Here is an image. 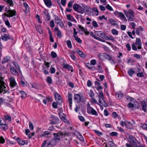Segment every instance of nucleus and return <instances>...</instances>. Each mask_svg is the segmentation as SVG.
Masks as SVG:
<instances>
[{
  "label": "nucleus",
  "instance_id": "obj_50",
  "mask_svg": "<svg viewBox=\"0 0 147 147\" xmlns=\"http://www.w3.org/2000/svg\"><path fill=\"white\" fill-rule=\"evenodd\" d=\"M29 128L30 130H32L34 129V126L32 123L30 121H29Z\"/></svg>",
  "mask_w": 147,
  "mask_h": 147
},
{
  "label": "nucleus",
  "instance_id": "obj_18",
  "mask_svg": "<svg viewBox=\"0 0 147 147\" xmlns=\"http://www.w3.org/2000/svg\"><path fill=\"white\" fill-rule=\"evenodd\" d=\"M44 14L45 15L44 16V18L47 21L50 20L51 19V17L48 11L47 10H45Z\"/></svg>",
  "mask_w": 147,
  "mask_h": 147
},
{
  "label": "nucleus",
  "instance_id": "obj_26",
  "mask_svg": "<svg viewBox=\"0 0 147 147\" xmlns=\"http://www.w3.org/2000/svg\"><path fill=\"white\" fill-rule=\"evenodd\" d=\"M91 9V8L88 5H85L83 7V8H82V10H84V13L86 11V13H89L90 10Z\"/></svg>",
  "mask_w": 147,
  "mask_h": 147
},
{
  "label": "nucleus",
  "instance_id": "obj_24",
  "mask_svg": "<svg viewBox=\"0 0 147 147\" xmlns=\"http://www.w3.org/2000/svg\"><path fill=\"white\" fill-rule=\"evenodd\" d=\"M142 106V109L144 112H146V105L144 101H142L140 102Z\"/></svg>",
  "mask_w": 147,
  "mask_h": 147
},
{
  "label": "nucleus",
  "instance_id": "obj_12",
  "mask_svg": "<svg viewBox=\"0 0 147 147\" xmlns=\"http://www.w3.org/2000/svg\"><path fill=\"white\" fill-rule=\"evenodd\" d=\"M8 13L7 14L5 13V15L9 18L12 17L13 16H15L16 14V11L15 10H9L8 12Z\"/></svg>",
  "mask_w": 147,
  "mask_h": 147
},
{
  "label": "nucleus",
  "instance_id": "obj_25",
  "mask_svg": "<svg viewBox=\"0 0 147 147\" xmlns=\"http://www.w3.org/2000/svg\"><path fill=\"white\" fill-rule=\"evenodd\" d=\"M54 30L55 31L57 32V36L59 37H62V35L61 32L60 30H59V28L57 27H55L54 28Z\"/></svg>",
  "mask_w": 147,
  "mask_h": 147
},
{
  "label": "nucleus",
  "instance_id": "obj_55",
  "mask_svg": "<svg viewBox=\"0 0 147 147\" xmlns=\"http://www.w3.org/2000/svg\"><path fill=\"white\" fill-rule=\"evenodd\" d=\"M76 52L78 53V54L81 57H83V53L80 50L77 49L76 50Z\"/></svg>",
  "mask_w": 147,
  "mask_h": 147
},
{
  "label": "nucleus",
  "instance_id": "obj_64",
  "mask_svg": "<svg viewBox=\"0 0 147 147\" xmlns=\"http://www.w3.org/2000/svg\"><path fill=\"white\" fill-rule=\"evenodd\" d=\"M137 76L138 77H142L144 76L143 72L138 73L137 74Z\"/></svg>",
  "mask_w": 147,
  "mask_h": 147
},
{
  "label": "nucleus",
  "instance_id": "obj_57",
  "mask_svg": "<svg viewBox=\"0 0 147 147\" xmlns=\"http://www.w3.org/2000/svg\"><path fill=\"white\" fill-rule=\"evenodd\" d=\"M101 42H106L107 44H108L109 45H110L111 46L113 47V45L112 43L108 41H106L105 40L103 39H102Z\"/></svg>",
  "mask_w": 147,
  "mask_h": 147
},
{
  "label": "nucleus",
  "instance_id": "obj_61",
  "mask_svg": "<svg viewBox=\"0 0 147 147\" xmlns=\"http://www.w3.org/2000/svg\"><path fill=\"white\" fill-rule=\"evenodd\" d=\"M141 127L143 129L147 130V125L145 124H142Z\"/></svg>",
  "mask_w": 147,
  "mask_h": 147
},
{
  "label": "nucleus",
  "instance_id": "obj_34",
  "mask_svg": "<svg viewBox=\"0 0 147 147\" xmlns=\"http://www.w3.org/2000/svg\"><path fill=\"white\" fill-rule=\"evenodd\" d=\"M16 140L20 144L24 145L25 144V141L24 140H21L19 138H17L16 139Z\"/></svg>",
  "mask_w": 147,
  "mask_h": 147
},
{
  "label": "nucleus",
  "instance_id": "obj_41",
  "mask_svg": "<svg viewBox=\"0 0 147 147\" xmlns=\"http://www.w3.org/2000/svg\"><path fill=\"white\" fill-rule=\"evenodd\" d=\"M36 30L40 33L42 34V33L43 31L42 29L41 28L40 26H36Z\"/></svg>",
  "mask_w": 147,
  "mask_h": 147
},
{
  "label": "nucleus",
  "instance_id": "obj_27",
  "mask_svg": "<svg viewBox=\"0 0 147 147\" xmlns=\"http://www.w3.org/2000/svg\"><path fill=\"white\" fill-rule=\"evenodd\" d=\"M117 147V145H115L113 142L112 141H109L108 142L107 144H106V147Z\"/></svg>",
  "mask_w": 147,
  "mask_h": 147
},
{
  "label": "nucleus",
  "instance_id": "obj_14",
  "mask_svg": "<svg viewBox=\"0 0 147 147\" xmlns=\"http://www.w3.org/2000/svg\"><path fill=\"white\" fill-rule=\"evenodd\" d=\"M95 33L96 35L102 38L105 39L106 34L103 32L101 31H96Z\"/></svg>",
  "mask_w": 147,
  "mask_h": 147
},
{
  "label": "nucleus",
  "instance_id": "obj_6",
  "mask_svg": "<svg viewBox=\"0 0 147 147\" xmlns=\"http://www.w3.org/2000/svg\"><path fill=\"white\" fill-rule=\"evenodd\" d=\"M127 140L133 146L138 142L137 139L132 136H130Z\"/></svg>",
  "mask_w": 147,
  "mask_h": 147
},
{
  "label": "nucleus",
  "instance_id": "obj_45",
  "mask_svg": "<svg viewBox=\"0 0 147 147\" xmlns=\"http://www.w3.org/2000/svg\"><path fill=\"white\" fill-rule=\"evenodd\" d=\"M104 56L106 59H108L109 61H111L112 59L111 57L107 53H104Z\"/></svg>",
  "mask_w": 147,
  "mask_h": 147
},
{
  "label": "nucleus",
  "instance_id": "obj_51",
  "mask_svg": "<svg viewBox=\"0 0 147 147\" xmlns=\"http://www.w3.org/2000/svg\"><path fill=\"white\" fill-rule=\"evenodd\" d=\"M51 56L53 58H55L57 57V55L55 52L53 51L51 52Z\"/></svg>",
  "mask_w": 147,
  "mask_h": 147
},
{
  "label": "nucleus",
  "instance_id": "obj_16",
  "mask_svg": "<svg viewBox=\"0 0 147 147\" xmlns=\"http://www.w3.org/2000/svg\"><path fill=\"white\" fill-rule=\"evenodd\" d=\"M81 96L80 94H76L74 96V99L75 102L76 103H79L81 101Z\"/></svg>",
  "mask_w": 147,
  "mask_h": 147
},
{
  "label": "nucleus",
  "instance_id": "obj_13",
  "mask_svg": "<svg viewBox=\"0 0 147 147\" xmlns=\"http://www.w3.org/2000/svg\"><path fill=\"white\" fill-rule=\"evenodd\" d=\"M9 81L10 86L11 87L13 88L16 86L17 83L13 77H11L9 79Z\"/></svg>",
  "mask_w": 147,
  "mask_h": 147
},
{
  "label": "nucleus",
  "instance_id": "obj_40",
  "mask_svg": "<svg viewBox=\"0 0 147 147\" xmlns=\"http://www.w3.org/2000/svg\"><path fill=\"white\" fill-rule=\"evenodd\" d=\"M10 57H9L6 56L5 57L2 61L3 63L7 62L10 59Z\"/></svg>",
  "mask_w": 147,
  "mask_h": 147
},
{
  "label": "nucleus",
  "instance_id": "obj_59",
  "mask_svg": "<svg viewBox=\"0 0 147 147\" xmlns=\"http://www.w3.org/2000/svg\"><path fill=\"white\" fill-rule=\"evenodd\" d=\"M130 25L132 26V28L134 30L135 29V27L136 26V24L134 22H130Z\"/></svg>",
  "mask_w": 147,
  "mask_h": 147
},
{
  "label": "nucleus",
  "instance_id": "obj_36",
  "mask_svg": "<svg viewBox=\"0 0 147 147\" xmlns=\"http://www.w3.org/2000/svg\"><path fill=\"white\" fill-rule=\"evenodd\" d=\"M135 73L132 68H131L128 71V74L130 76L132 77Z\"/></svg>",
  "mask_w": 147,
  "mask_h": 147
},
{
  "label": "nucleus",
  "instance_id": "obj_11",
  "mask_svg": "<svg viewBox=\"0 0 147 147\" xmlns=\"http://www.w3.org/2000/svg\"><path fill=\"white\" fill-rule=\"evenodd\" d=\"M54 16L56 23L57 24L58 26H59L60 27H62L63 26V24L61 19L57 16L56 15H54Z\"/></svg>",
  "mask_w": 147,
  "mask_h": 147
},
{
  "label": "nucleus",
  "instance_id": "obj_15",
  "mask_svg": "<svg viewBox=\"0 0 147 147\" xmlns=\"http://www.w3.org/2000/svg\"><path fill=\"white\" fill-rule=\"evenodd\" d=\"M59 119L55 116H52L50 120V123L52 124L56 123L59 122Z\"/></svg>",
  "mask_w": 147,
  "mask_h": 147
},
{
  "label": "nucleus",
  "instance_id": "obj_44",
  "mask_svg": "<svg viewBox=\"0 0 147 147\" xmlns=\"http://www.w3.org/2000/svg\"><path fill=\"white\" fill-rule=\"evenodd\" d=\"M136 44L134 43H133L131 45V47L132 49L134 50L135 51H137L138 48H137L136 46Z\"/></svg>",
  "mask_w": 147,
  "mask_h": 147
},
{
  "label": "nucleus",
  "instance_id": "obj_23",
  "mask_svg": "<svg viewBox=\"0 0 147 147\" xmlns=\"http://www.w3.org/2000/svg\"><path fill=\"white\" fill-rule=\"evenodd\" d=\"M45 5L48 7L50 8L52 5L51 0H43Z\"/></svg>",
  "mask_w": 147,
  "mask_h": 147
},
{
  "label": "nucleus",
  "instance_id": "obj_1",
  "mask_svg": "<svg viewBox=\"0 0 147 147\" xmlns=\"http://www.w3.org/2000/svg\"><path fill=\"white\" fill-rule=\"evenodd\" d=\"M125 15L127 18L128 21H133L134 20V15L133 11L130 9L128 11H124Z\"/></svg>",
  "mask_w": 147,
  "mask_h": 147
},
{
  "label": "nucleus",
  "instance_id": "obj_42",
  "mask_svg": "<svg viewBox=\"0 0 147 147\" xmlns=\"http://www.w3.org/2000/svg\"><path fill=\"white\" fill-rule=\"evenodd\" d=\"M116 96L119 98V99L122 98L123 97V94L121 92H119L118 93H117L115 94Z\"/></svg>",
  "mask_w": 147,
  "mask_h": 147
},
{
  "label": "nucleus",
  "instance_id": "obj_29",
  "mask_svg": "<svg viewBox=\"0 0 147 147\" xmlns=\"http://www.w3.org/2000/svg\"><path fill=\"white\" fill-rule=\"evenodd\" d=\"M23 5L26 9L25 10H24V11L25 13H27L28 12L29 10V8L28 7V5L25 2H24L23 3Z\"/></svg>",
  "mask_w": 147,
  "mask_h": 147
},
{
  "label": "nucleus",
  "instance_id": "obj_7",
  "mask_svg": "<svg viewBox=\"0 0 147 147\" xmlns=\"http://www.w3.org/2000/svg\"><path fill=\"white\" fill-rule=\"evenodd\" d=\"M55 97L58 105H60L62 103V100L61 96L58 93H56L55 94Z\"/></svg>",
  "mask_w": 147,
  "mask_h": 147
},
{
  "label": "nucleus",
  "instance_id": "obj_58",
  "mask_svg": "<svg viewBox=\"0 0 147 147\" xmlns=\"http://www.w3.org/2000/svg\"><path fill=\"white\" fill-rule=\"evenodd\" d=\"M127 106L129 108H132L134 107V105L131 102H129L127 105Z\"/></svg>",
  "mask_w": 147,
  "mask_h": 147
},
{
  "label": "nucleus",
  "instance_id": "obj_49",
  "mask_svg": "<svg viewBox=\"0 0 147 147\" xmlns=\"http://www.w3.org/2000/svg\"><path fill=\"white\" fill-rule=\"evenodd\" d=\"M89 96L91 97V98H93L94 94L93 91L92 90H90V93H89Z\"/></svg>",
  "mask_w": 147,
  "mask_h": 147
},
{
  "label": "nucleus",
  "instance_id": "obj_37",
  "mask_svg": "<svg viewBox=\"0 0 147 147\" xmlns=\"http://www.w3.org/2000/svg\"><path fill=\"white\" fill-rule=\"evenodd\" d=\"M59 117L60 118L63 120H66L67 121V119L65 118L66 115L65 114H64L62 113H59Z\"/></svg>",
  "mask_w": 147,
  "mask_h": 147
},
{
  "label": "nucleus",
  "instance_id": "obj_53",
  "mask_svg": "<svg viewBox=\"0 0 147 147\" xmlns=\"http://www.w3.org/2000/svg\"><path fill=\"white\" fill-rule=\"evenodd\" d=\"M5 119L6 120H8L9 121H10L11 120V117L10 116L6 115L4 116Z\"/></svg>",
  "mask_w": 147,
  "mask_h": 147
},
{
  "label": "nucleus",
  "instance_id": "obj_54",
  "mask_svg": "<svg viewBox=\"0 0 147 147\" xmlns=\"http://www.w3.org/2000/svg\"><path fill=\"white\" fill-rule=\"evenodd\" d=\"M92 25L95 28H97L98 26L97 22L95 21H93L92 22Z\"/></svg>",
  "mask_w": 147,
  "mask_h": 147
},
{
  "label": "nucleus",
  "instance_id": "obj_22",
  "mask_svg": "<svg viewBox=\"0 0 147 147\" xmlns=\"http://www.w3.org/2000/svg\"><path fill=\"white\" fill-rule=\"evenodd\" d=\"M67 17L68 20L70 21L76 23L77 21L74 18V17L70 14H68L67 15Z\"/></svg>",
  "mask_w": 147,
  "mask_h": 147
},
{
  "label": "nucleus",
  "instance_id": "obj_28",
  "mask_svg": "<svg viewBox=\"0 0 147 147\" xmlns=\"http://www.w3.org/2000/svg\"><path fill=\"white\" fill-rule=\"evenodd\" d=\"M0 128L1 129L4 131L6 130L8 128V126L6 124H3L2 123L0 124Z\"/></svg>",
  "mask_w": 147,
  "mask_h": 147
},
{
  "label": "nucleus",
  "instance_id": "obj_8",
  "mask_svg": "<svg viewBox=\"0 0 147 147\" xmlns=\"http://www.w3.org/2000/svg\"><path fill=\"white\" fill-rule=\"evenodd\" d=\"M57 142L53 138L49 140L47 143V146L53 147L56 144Z\"/></svg>",
  "mask_w": 147,
  "mask_h": 147
},
{
  "label": "nucleus",
  "instance_id": "obj_10",
  "mask_svg": "<svg viewBox=\"0 0 147 147\" xmlns=\"http://www.w3.org/2000/svg\"><path fill=\"white\" fill-rule=\"evenodd\" d=\"M1 38L2 40L6 41L10 39L13 40V38L11 37V36L9 34H5L1 36Z\"/></svg>",
  "mask_w": 147,
  "mask_h": 147
},
{
  "label": "nucleus",
  "instance_id": "obj_47",
  "mask_svg": "<svg viewBox=\"0 0 147 147\" xmlns=\"http://www.w3.org/2000/svg\"><path fill=\"white\" fill-rule=\"evenodd\" d=\"M47 82L49 84H51L52 82V79L51 78L48 76L47 79Z\"/></svg>",
  "mask_w": 147,
  "mask_h": 147
},
{
  "label": "nucleus",
  "instance_id": "obj_2",
  "mask_svg": "<svg viewBox=\"0 0 147 147\" xmlns=\"http://www.w3.org/2000/svg\"><path fill=\"white\" fill-rule=\"evenodd\" d=\"M97 96L99 98L98 102L100 104H101L105 107H107V104L104 99V94L102 91H99V95Z\"/></svg>",
  "mask_w": 147,
  "mask_h": 147
},
{
  "label": "nucleus",
  "instance_id": "obj_35",
  "mask_svg": "<svg viewBox=\"0 0 147 147\" xmlns=\"http://www.w3.org/2000/svg\"><path fill=\"white\" fill-rule=\"evenodd\" d=\"M72 94L69 93H68V101L69 104H72Z\"/></svg>",
  "mask_w": 147,
  "mask_h": 147
},
{
  "label": "nucleus",
  "instance_id": "obj_52",
  "mask_svg": "<svg viewBox=\"0 0 147 147\" xmlns=\"http://www.w3.org/2000/svg\"><path fill=\"white\" fill-rule=\"evenodd\" d=\"M134 146V147H143V145L140 144L139 142L137 143V144H136Z\"/></svg>",
  "mask_w": 147,
  "mask_h": 147
},
{
  "label": "nucleus",
  "instance_id": "obj_38",
  "mask_svg": "<svg viewBox=\"0 0 147 147\" xmlns=\"http://www.w3.org/2000/svg\"><path fill=\"white\" fill-rule=\"evenodd\" d=\"M20 93L21 94L20 97L21 98H24L26 97V93L24 91H20Z\"/></svg>",
  "mask_w": 147,
  "mask_h": 147
},
{
  "label": "nucleus",
  "instance_id": "obj_56",
  "mask_svg": "<svg viewBox=\"0 0 147 147\" xmlns=\"http://www.w3.org/2000/svg\"><path fill=\"white\" fill-rule=\"evenodd\" d=\"M110 135L112 136H117L118 135V134L116 132H112L110 134Z\"/></svg>",
  "mask_w": 147,
  "mask_h": 147
},
{
  "label": "nucleus",
  "instance_id": "obj_62",
  "mask_svg": "<svg viewBox=\"0 0 147 147\" xmlns=\"http://www.w3.org/2000/svg\"><path fill=\"white\" fill-rule=\"evenodd\" d=\"M125 47L127 48V50L128 51H130L131 50L130 45L129 43L125 45Z\"/></svg>",
  "mask_w": 147,
  "mask_h": 147
},
{
  "label": "nucleus",
  "instance_id": "obj_60",
  "mask_svg": "<svg viewBox=\"0 0 147 147\" xmlns=\"http://www.w3.org/2000/svg\"><path fill=\"white\" fill-rule=\"evenodd\" d=\"M5 141L3 136L0 137V143L1 144H3L5 142Z\"/></svg>",
  "mask_w": 147,
  "mask_h": 147
},
{
  "label": "nucleus",
  "instance_id": "obj_3",
  "mask_svg": "<svg viewBox=\"0 0 147 147\" xmlns=\"http://www.w3.org/2000/svg\"><path fill=\"white\" fill-rule=\"evenodd\" d=\"M67 134L66 133H63L61 132H59L57 133H53V138L56 140L57 142H58L63 135L65 136V135H67Z\"/></svg>",
  "mask_w": 147,
  "mask_h": 147
},
{
  "label": "nucleus",
  "instance_id": "obj_5",
  "mask_svg": "<svg viewBox=\"0 0 147 147\" xmlns=\"http://www.w3.org/2000/svg\"><path fill=\"white\" fill-rule=\"evenodd\" d=\"M73 8L74 10L77 12L83 14L84 13V10H82V8L80 5L78 4H75L73 7Z\"/></svg>",
  "mask_w": 147,
  "mask_h": 147
},
{
  "label": "nucleus",
  "instance_id": "obj_39",
  "mask_svg": "<svg viewBox=\"0 0 147 147\" xmlns=\"http://www.w3.org/2000/svg\"><path fill=\"white\" fill-rule=\"evenodd\" d=\"M111 32L114 35H117L118 34V31L115 29H112Z\"/></svg>",
  "mask_w": 147,
  "mask_h": 147
},
{
  "label": "nucleus",
  "instance_id": "obj_32",
  "mask_svg": "<svg viewBox=\"0 0 147 147\" xmlns=\"http://www.w3.org/2000/svg\"><path fill=\"white\" fill-rule=\"evenodd\" d=\"M106 40H111L112 41H115V39L113 37L112 35H110L109 37L106 35L105 38V39Z\"/></svg>",
  "mask_w": 147,
  "mask_h": 147
},
{
  "label": "nucleus",
  "instance_id": "obj_20",
  "mask_svg": "<svg viewBox=\"0 0 147 147\" xmlns=\"http://www.w3.org/2000/svg\"><path fill=\"white\" fill-rule=\"evenodd\" d=\"M5 88H6V87L4 84H0V93H3V94L7 92L5 89Z\"/></svg>",
  "mask_w": 147,
  "mask_h": 147
},
{
  "label": "nucleus",
  "instance_id": "obj_48",
  "mask_svg": "<svg viewBox=\"0 0 147 147\" xmlns=\"http://www.w3.org/2000/svg\"><path fill=\"white\" fill-rule=\"evenodd\" d=\"M76 40L79 43H81L82 42V40L78 37L77 36H74V37Z\"/></svg>",
  "mask_w": 147,
  "mask_h": 147
},
{
  "label": "nucleus",
  "instance_id": "obj_30",
  "mask_svg": "<svg viewBox=\"0 0 147 147\" xmlns=\"http://www.w3.org/2000/svg\"><path fill=\"white\" fill-rule=\"evenodd\" d=\"M13 65L16 67L17 70L20 73H21V71L20 69V67L18 63L16 62L13 61L12 62Z\"/></svg>",
  "mask_w": 147,
  "mask_h": 147
},
{
  "label": "nucleus",
  "instance_id": "obj_43",
  "mask_svg": "<svg viewBox=\"0 0 147 147\" xmlns=\"http://www.w3.org/2000/svg\"><path fill=\"white\" fill-rule=\"evenodd\" d=\"M50 132H49L47 131H45L43 134H41L40 135V137H42L45 136V135H49L50 134Z\"/></svg>",
  "mask_w": 147,
  "mask_h": 147
},
{
  "label": "nucleus",
  "instance_id": "obj_4",
  "mask_svg": "<svg viewBox=\"0 0 147 147\" xmlns=\"http://www.w3.org/2000/svg\"><path fill=\"white\" fill-rule=\"evenodd\" d=\"M87 113L89 114H91L96 116H97L98 115L97 111L92 107L90 106V104L87 105Z\"/></svg>",
  "mask_w": 147,
  "mask_h": 147
},
{
  "label": "nucleus",
  "instance_id": "obj_19",
  "mask_svg": "<svg viewBox=\"0 0 147 147\" xmlns=\"http://www.w3.org/2000/svg\"><path fill=\"white\" fill-rule=\"evenodd\" d=\"M10 71L11 73L13 75L15 76H18L19 75V73L17 71L15 68L13 67H11Z\"/></svg>",
  "mask_w": 147,
  "mask_h": 147
},
{
  "label": "nucleus",
  "instance_id": "obj_31",
  "mask_svg": "<svg viewBox=\"0 0 147 147\" xmlns=\"http://www.w3.org/2000/svg\"><path fill=\"white\" fill-rule=\"evenodd\" d=\"M126 127L128 129H131L133 127V125L130 122L127 121L126 122Z\"/></svg>",
  "mask_w": 147,
  "mask_h": 147
},
{
  "label": "nucleus",
  "instance_id": "obj_17",
  "mask_svg": "<svg viewBox=\"0 0 147 147\" xmlns=\"http://www.w3.org/2000/svg\"><path fill=\"white\" fill-rule=\"evenodd\" d=\"M138 46V49H141L142 43L140 39L138 38H137L136 39V41L135 43Z\"/></svg>",
  "mask_w": 147,
  "mask_h": 147
},
{
  "label": "nucleus",
  "instance_id": "obj_46",
  "mask_svg": "<svg viewBox=\"0 0 147 147\" xmlns=\"http://www.w3.org/2000/svg\"><path fill=\"white\" fill-rule=\"evenodd\" d=\"M66 43L68 47L70 48H72L71 42L70 40H67L66 41Z\"/></svg>",
  "mask_w": 147,
  "mask_h": 147
},
{
  "label": "nucleus",
  "instance_id": "obj_63",
  "mask_svg": "<svg viewBox=\"0 0 147 147\" xmlns=\"http://www.w3.org/2000/svg\"><path fill=\"white\" fill-rule=\"evenodd\" d=\"M74 2L73 1H70L68 4V6L69 8H71L72 7V4Z\"/></svg>",
  "mask_w": 147,
  "mask_h": 147
},
{
  "label": "nucleus",
  "instance_id": "obj_21",
  "mask_svg": "<svg viewBox=\"0 0 147 147\" xmlns=\"http://www.w3.org/2000/svg\"><path fill=\"white\" fill-rule=\"evenodd\" d=\"M62 67L64 68H66L68 69L69 71L71 70L72 72L73 71V70H72V67L68 64L63 63L62 65Z\"/></svg>",
  "mask_w": 147,
  "mask_h": 147
},
{
  "label": "nucleus",
  "instance_id": "obj_9",
  "mask_svg": "<svg viewBox=\"0 0 147 147\" xmlns=\"http://www.w3.org/2000/svg\"><path fill=\"white\" fill-rule=\"evenodd\" d=\"M114 14L117 17H119L124 20H127L126 17L122 13L115 11L114 12Z\"/></svg>",
  "mask_w": 147,
  "mask_h": 147
},
{
  "label": "nucleus",
  "instance_id": "obj_33",
  "mask_svg": "<svg viewBox=\"0 0 147 147\" xmlns=\"http://www.w3.org/2000/svg\"><path fill=\"white\" fill-rule=\"evenodd\" d=\"M109 22L110 24L113 26H115L117 24V22L113 19L110 18L109 19Z\"/></svg>",
  "mask_w": 147,
  "mask_h": 147
}]
</instances>
